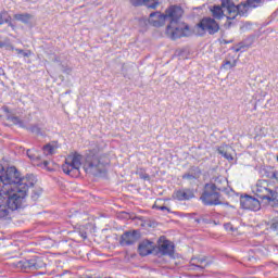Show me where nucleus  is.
<instances>
[{"instance_id": "1", "label": "nucleus", "mask_w": 278, "mask_h": 278, "mask_svg": "<svg viewBox=\"0 0 278 278\" xmlns=\"http://www.w3.org/2000/svg\"><path fill=\"white\" fill-rule=\"evenodd\" d=\"M36 184V176L27 175L22 178L16 167H8L7 170L0 165V197L9 198L11 210H18L27 197V191Z\"/></svg>"}, {"instance_id": "2", "label": "nucleus", "mask_w": 278, "mask_h": 278, "mask_svg": "<svg viewBox=\"0 0 278 278\" xmlns=\"http://www.w3.org/2000/svg\"><path fill=\"white\" fill-rule=\"evenodd\" d=\"M241 10L242 5H236L231 0H222V7L214 5L211 9V12L213 14V18H216L217 21H220L223 16H226L228 21H233L240 12L244 14V11Z\"/></svg>"}, {"instance_id": "3", "label": "nucleus", "mask_w": 278, "mask_h": 278, "mask_svg": "<svg viewBox=\"0 0 278 278\" xmlns=\"http://www.w3.org/2000/svg\"><path fill=\"white\" fill-rule=\"evenodd\" d=\"M81 160L84 156L77 152H72L65 157L62 170L70 177H79L81 175Z\"/></svg>"}, {"instance_id": "4", "label": "nucleus", "mask_w": 278, "mask_h": 278, "mask_svg": "<svg viewBox=\"0 0 278 278\" xmlns=\"http://www.w3.org/2000/svg\"><path fill=\"white\" fill-rule=\"evenodd\" d=\"M254 192L258 199L266 200L268 205H271V207L278 205V193L270 189V184L266 180H258L254 188Z\"/></svg>"}, {"instance_id": "5", "label": "nucleus", "mask_w": 278, "mask_h": 278, "mask_svg": "<svg viewBox=\"0 0 278 278\" xmlns=\"http://www.w3.org/2000/svg\"><path fill=\"white\" fill-rule=\"evenodd\" d=\"M106 162H101V157L98 154H88L85 160L84 170L89 175H99L103 173Z\"/></svg>"}, {"instance_id": "6", "label": "nucleus", "mask_w": 278, "mask_h": 278, "mask_svg": "<svg viewBox=\"0 0 278 278\" xmlns=\"http://www.w3.org/2000/svg\"><path fill=\"white\" fill-rule=\"evenodd\" d=\"M166 36L172 40L190 36V27L182 22H170L166 27Z\"/></svg>"}, {"instance_id": "7", "label": "nucleus", "mask_w": 278, "mask_h": 278, "mask_svg": "<svg viewBox=\"0 0 278 278\" xmlns=\"http://www.w3.org/2000/svg\"><path fill=\"white\" fill-rule=\"evenodd\" d=\"M200 199L204 205H220V203H223L220 201V193L210 184H205Z\"/></svg>"}, {"instance_id": "8", "label": "nucleus", "mask_w": 278, "mask_h": 278, "mask_svg": "<svg viewBox=\"0 0 278 278\" xmlns=\"http://www.w3.org/2000/svg\"><path fill=\"white\" fill-rule=\"evenodd\" d=\"M198 29H201L202 34H211L213 36L214 34H218V30L220 29V26L218 25V22L212 17H204L200 21L198 24Z\"/></svg>"}, {"instance_id": "9", "label": "nucleus", "mask_w": 278, "mask_h": 278, "mask_svg": "<svg viewBox=\"0 0 278 278\" xmlns=\"http://www.w3.org/2000/svg\"><path fill=\"white\" fill-rule=\"evenodd\" d=\"M27 155L29 160H31L34 166H39L40 168H46V170H53V167H51V161L42 159L38 152L34 150H28Z\"/></svg>"}, {"instance_id": "10", "label": "nucleus", "mask_w": 278, "mask_h": 278, "mask_svg": "<svg viewBox=\"0 0 278 278\" xmlns=\"http://www.w3.org/2000/svg\"><path fill=\"white\" fill-rule=\"evenodd\" d=\"M181 16H184V9L179 5H170L165 10V18L168 23H178Z\"/></svg>"}, {"instance_id": "11", "label": "nucleus", "mask_w": 278, "mask_h": 278, "mask_svg": "<svg viewBox=\"0 0 278 278\" xmlns=\"http://www.w3.org/2000/svg\"><path fill=\"white\" fill-rule=\"evenodd\" d=\"M240 205L243 210H251L252 212H258V210L262 207V204H260V200L251 195L241 197Z\"/></svg>"}, {"instance_id": "12", "label": "nucleus", "mask_w": 278, "mask_h": 278, "mask_svg": "<svg viewBox=\"0 0 278 278\" xmlns=\"http://www.w3.org/2000/svg\"><path fill=\"white\" fill-rule=\"evenodd\" d=\"M159 253L160 255L173 256L175 253V244L169 240L164 239V237H161L159 240Z\"/></svg>"}, {"instance_id": "13", "label": "nucleus", "mask_w": 278, "mask_h": 278, "mask_svg": "<svg viewBox=\"0 0 278 278\" xmlns=\"http://www.w3.org/2000/svg\"><path fill=\"white\" fill-rule=\"evenodd\" d=\"M166 14L160 11L150 13L149 23L153 25V27H162L166 24Z\"/></svg>"}, {"instance_id": "14", "label": "nucleus", "mask_w": 278, "mask_h": 278, "mask_svg": "<svg viewBox=\"0 0 278 278\" xmlns=\"http://www.w3.org/2000/svg\"><path fill=\"white\" fill-rule=\"evenodd\" d=\"M139 238H140L139 231L137 230L126 231L124 235H122L121 244L129 247L131 244H135V242H138Z\"/></svg>"}, {"instance_id": "15", "label": "nucleus", "mask_w": 278, "mask_h": 278, "mask_svg": "<svg viewBox=\"0 0 278 278\" xmlns=\"http://www.w3.org/2000/svg\"><path fill=\"white\" fill-rule=\"evenodd\" d=\"M210 186H213V188L217 192H223L227 190V186H229V182L227 181V178L223 176H216L211 179V182H208Z\"/></svg>"}, {"instance_id": "16", "label": "nucleus", "mask_w": 278, "mask_h": 278, "mask_svg": "<svg viewBox=\"0 0 278 278\" xmlns=\"http://www.w3.org/2000/svg\"><path fill=\"white\" fill-rule=\"evenodd\" d=\"M153 249H155V244L149 240H144L139 243V255H141L142 257H146V255H151V253H153Z\"/></svg>"}, {"instance_id": "17", "label": "nucleus", "mask_w": 278, "mask_h": 278, "mask_svg": "<svg viewBox=\"0 0 278 278\" xmlns=\"http://www.w3.org/2000/svg\"><path fill=\"white\" fill-rule=\"evenodd\" d=\"M173 197L177 199V201H190V199H194V192L190 189L178 190Z\"/></svg>"}, {"instance_id": "18", "label": "nucleus", "mask_w": 278, "mask_h": 278, "mask_svg": "<svg viewBox=\"0 0 278 278\" xmlns=\"http://www.w3.org/2000/svg\"><path fill=\"white\" fill-rule=\"evenodd\" d=\"M131 5H146L151 10H155L160 5V0H130Z\"/></svg>"}, {"instance_id": "19", "label": "nucleus", "mask_w": 278, "mask_h": 278, "mask_svg": "<svg viewBox=\"0 0 278 278\" xmlns=\"http://www.w3.org/2000/svg\"><path fill=\"white\" fill-rule=\"evenodd\" d=\"M1 199H8V200H7V204H0V218H8V216H10V210L14 212V210H17V208L10 207L9 197H1Z\"/></svg>"}, {"instance_id": "20", "label": "nucleus", "mask_w": 278, "mask_h": 278, "mask_svg": "<svg viewBox=\"0 0 278 278\" xmlns=\"http://www.w3.org/2000/svg\"><path fill=\"white\" fill-rule=\"evenodd\" d=\"M219 155H223V157H225V160H233V156L231 155V147L227 146V144H223L217 149Z\"/></svg>"}, {"instance_id": "21", "label": "nucleus", "mask_w": 278, "mask_h": 278, "mask_svg": "<svg viewBox=\"0 0 278 278\" xmlns=\"http://www.w3.org/2000/svg\"><path fill=\"white\" fill-rule=\"evenodd\" d=\"M5 23L9 25V27H12V29H14L12 16H10V13H8V11L3 10L0 12V25H3Z\"/></svg>"}, {"instance_id": "22", "label": "nucleus", "mask_w": 278, "mask_h": 278, "mask_svg": "<svg viewBox=\"0 0 278 278\" xmlns=\"http://www.w3.org/2000/svg\"><path fill=\"white\" fill-rule=\"evenodd\" d=\"M13 18L27 25V23H29V21L34 18V15L29 13H17L13 15Z\"/></svg>"}, {"instance_id": "23", "label": "nucleus", "mask_w": 278, "mask_h": 278, "mask_svg": "<svg viewBox=\"0 0 278 278\" xmlns=\"http://www.w3.org/2000/svg\"><path fill=\"white\" fill-rule=\"evenodd\" d=\"M1 112H4L7 119H9L13 125H18V123H21L18 117L10 115V109H8V106H2Z\"/></svg>"}, {"instance_id": "24", "label": "nucleus", "mask_w": 278, "mask_h": 278, "mask_svg": "<svg viewBox=\"0 0 278 278\" xmlns=\"http://www.w3.org/2000/svg\"><path fill=\"white\" fill-rule=\"evenodd\" d=\"M206 258L205 257H193L191 258V266H195L197 268H205Z\"/></svg>"}, {"instance_id": "25", "label": "nucleus", "mask_w": 278, "mask_h": 278, "mask_svg": "<svg viewBox=\"0 0 278 278\" xmlns=\"http://www.w3.org/2000/svg\"><path fill=\"white\" fill-rule=\"evenodd\" d=\"M263 1L264 0H247V4H239V5H241L243 10H245V8H260Z\"/></svg>"}, {"instance_id": "26", "label": "nucleus", "mask_w": 278, "mask_h": 278, "mask_svg": "<svg viewBox=\"0 0 278 278\" xmlns=\"http://www.w3.org/2000/svg\"><path fill=\"white\" fill-rule=\"evenodd\" d=\"M199 177H201V170H199V169H197L195 172H191V173L182 175V179H188L189 181L199 179Z\"/></svg>"}, {"instance_id": "27", "label": "nucleus", "mask_w": 278, "mask_h": 278, "mask_svg": "<svg viewBox=\"0 0 278 278\" xmlns=\"http://www.w3.org/2000/svg\"><path fill=\"white\" fill-rule=\"evenodd\" d=\"M18 265L22 267V268H38V265L36 264V261L34 260H30V261H21L18 263Z\"/></svg>"}, {"instance_id": "28", "label": "nucleus", "mask_w": 278, "mask_h": 278, "mask_svg": "<svg viewBox=\"0 0 278 278\" xmlns=\"http://www.w3.org/2000/svg\"><path fill=\"white\" fill-rule=\"evenodd\" d=\"M237 65H238L237 60H233V61L226 60L223 63V68H226V70L227 68H236Z\"/></svg>"}, {"instance_id": "29", "label": "nucleus", "mask_w": 278, "mask_h": 278, "mask_svg": "<svg viewBox=\"0 0 278 278\" xmlns=\"http://www.w3.org/2000/svg\"><path fill=\"white\" fill-rule=\"evenodd\" d=\"M43 153L46 155H53L55 153V147L51 146V144H47L43 147Z\"/></svg>"}, {"instance_id": "30", "label": "nucleus", "mask_w": 278, "mask_h": 278, "mask_svg": "<svg viewBox=\"0 0 278 278\" xmlns=\"http://www.w3.org/2000/svg\"><path fill=\"white\" fill-rule=\"evenodd\" d=\"M136 173L139 175L140 179H144V180L150 179L149 175L147 173H144V169H142V168L137 169Z\"/></svg>"}, {"instance_id": "31", "label": "nucleus", "mask_w": 278, "mask_h": 278, "mask_svg": "<svg viewBox=\"0 0 278 278\" xmlns=\"http://www.w3.org/2000/svg\"><path fill=\"white\" fill-rule=\"evenodd\" d=\"M15 51H16V53H17L18 55H23L24 58H29V55H31V51H30V50H28L27 52H24V51L21 50V49H15Z\"/></svg>"}, {"instance_id": "32", "label": "nucleus", "mask_w": 278, "mask_h": 278, "mask_svg": "<svg viewBox=\"0 0 278 278\" xmlns=\"http://www.w3.org/2000/svg\"><path fill=\"white\" fill-rule=\"evenodd\" d=\"M267 225H269V228H270L273 231H278V222H270V223H268Z\"/></svg>"}, {"instance_id": "33", "label": "nucleus", "mask_w": 278, "mask_h": 278, "mask_svg": "<svg viewBox=\"0 0 278 278\" xmlns=\"http://www.w3.org/2000/svg\"><path fill=\"white\" fill-rule=\"evenodd\" d=\"M29 130L33 132V134H40V127H38V126H31L30 128H29Z\"/></svg>"}, {"instance_id": "34", "label": "nucleus", "mask_w": 278, "mask_h": 278, "mask_svg": "<svg viewBox=\"0 0 278 278\" xmlns=\"http://www.w3.org/2000/svg\"><path fill=\"white\" fill-rule=\"evenodd\" d=\"M226 231H233V226L231 224L224 225Z\"/></svg>"}, {"instance_id": "35", "label": "nucleus", "mask_w": 278, "mask_h": 278, "mask_svg": "<svg viewBox=\"0 0 278 278\" xmlns=\"http://www.w3.org/2000/svg\"><path fill=\"white\" fill-rule=\"evenodd\" d=\"M63 73H65L66 75H71V73H73V70L71 67H66L63 70Z\"/></svg>"}, {"instance_id": "36", "label": "nucleus", "mask_w": 278, "mask_h": 278, "mask_svg": "<svg viewBox=\"0 0 278 278\" xmlns=\"http://www.w3.org/2000/svg\"><path fill=\"white\" fill-rule=\"evenodd\" d=\"M271 178L276 179V181H278V170L273 172Z\"/></svg>"}, {"instance_id": "37", "label": "nucleus", "mask_w": 278, "mask_h": 278, "mask_svg": "<svg viewBox=\"0 0 278 278\" xmlns=\"http://www.w3.org/2000/svg\"><path fill=\"white\" fill-rule=\"evenodd\" d=\"M157 207V210H161L162 212H164V210H166L167 212H170V210L166 206H155Z\"/></svg>"}, {"instance_id": "38", "label": "nucleus", "mask_w": 278, "mask_h": 278, "mask_svg": "<svg viewBox=\"0 0 278 278\" xmlns=\"http://www.w3.org/2000/svg\"><path fill=\"white\" fill-rule=\"evenodd\" d=\"M38 197H40V192H35L33 194V199L36 201V199H38Z\"/></svg>"}, {"instance_id": "39", "label": "nucleus", "mask_w": 278, "mask_h": 278, "mask_svg": "<svg viewBox=\"0 0 278 278\" xmlns=\"http://www.w3.org/2000/svg\"><path fill=\"white\" fill-rule=\"evenodd\" d=\"M3 47H5V42L0 40V49H3Z\"/></svg>"}, {"instance_id": "40", "label": "nucleus", "mask_w": 278, "mask_h": 278, "mask_svg": "<svg viewBox=\"0 0 278 278\" xmlns=\"http://www.w3.org/2000/svg\"><path fill=\"white\" fill-rule=\"evenodd\" d=\"M225 27H227V28L231 27V22H227V23L225 24Z\"/></svg>"}, {"instance_id": "41", "label": "nucleus", "mask_w": 278, "mask_h": 278, "mask_svg": "<svg viewBox=\"0 0 278 278\" xmlns=\"http://www.w3.org/2000/svg\"><path fill=\"white\" fill-rule=\"evenodd\" d=\"M235 53H238L240 51L241 48H232Z\"/></svg>"}, {"instance_id": "42", "label": "nucleus", "mask_w": 278, "mask_h": 278, "mask_svg": "<svg viewBox=\"0 0 278 278\" xmlns=\"http://www.w3.org/2000/svg\"><path fill=\"white\" fill-rule=\"evenodd\" d=\"M0 75H5V72L1 67H0Z\"/></svg>"}, {"instance_id": "43", "label": "nucleus", "mask_w": 278, "mask_h": 278, "mask_svg": "<svg viewBox=\"0 0 278 278\" xmlns=\"http://www.w3.org/2000/svg\"><path fill=\"white\" fill-rule=\"evenodd\" d=\"M225 45H227V40H224Z\"/></svg>"}]
</instances>
